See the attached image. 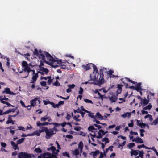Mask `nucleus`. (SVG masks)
<instances>
[{
  "mask_svg": "<svg viewBox=\"0 0 158 158\" xmlns=\"http://www.w3.org/2000/svg\"><path fill=\"white\" fill-rule=\"evenodd\" d=\"M96 129H95L94 128V127L93 126H91L89 127L88 128V130L89 131H90L93 132V130H96Z\"/></svg>",
  "mask_w": 158,
  "mask_h": 158,
  "instance_id": "nucleus-36",
  "label": "nucleus"
},
{
  "mask_svg": "<svg viewBox=\"0 0 158 158\" xmlns=\"http://www.w3.org/2000/svg\"><path fill=\"white\" fill-rule=\"evenodd\" d=\"M139 150H135L133 149H131L130 152L131 155V156L133 155L137 156L139 154Z\"/></svg>",
  "mask_w": 158,
  "mask_h": 158,
  "instance_id": "nucleus-15",
  "label": "nucleus"
},
{
  "mask_svg": "<svg viewBox=\"0 0 158 158\" xmlns=\"http://www.w3.org/2000/svg\"><path fill=\"white\" fill-rule=\"evenodd\" d=\"M89 114H88L89 116L90 117L92 118L93 119V121H95V119H96V117H95V116L94 115V113H91L90 112H89Z\"/></svg>",
  "mask_w": 158,
  "mask_h": 158,
  "instance_id": "nucleus-30",
  "label": "nucleus"
},
{
  "mask_svg": "<svg viewBox=\"0 0 158 158\" xmlns=\"http://www.w3.org/2000/svg\"><path fill=\"white\" fill-rule=\"evenodd\" d=\"M137 125L141 127V128H144L145 127L146 124L143 123H139L140 121L137 120Z\"/></svg>",
  "mask_w": 158,
  "mask_h": 158,
  "instance_id": "nucleus-18",
  "label": "nucleus"
},
{
  "mask_svg": "<svg viewBox=\"0 0 158 158\" xmlns=\"http://www.w3.org/2000/svg\"><path fill=\"white\" fill-rule=\"evenodd\" d=\"M38 98H36L34 99L31 101V106L33 107L36 104L35 102L37 101Z\"/></svg>",
  "mask_w": 158,
  "mask_h": 158,
  "instance_id": "nucleus-22",
  "label": "nucleus"
},
{
  "mask_svg": "<svg viewBox=\"0 0 158 158\" xmlns=\"http://www.w3.org/2000/svg\"><path fill=\"white\" fill-rule=\"evenodd\" d=\"M45 128H47V127H42L39 130V132L40 133L43 132L44 131L45 132Z\"/></svg>",
  "mask_w": 158,
  "mask_h": 158,
  "instance_id": "nucleus-46",
  "label": "nucleus"
},
{
  "mask_svg": "<svg viewBox=\"0 0 158 158\" xmlns=\"http://www.w3.org/2000/svg\"><path fill=\"white\" fill-rule=\"evenodd\" d=\"M43 102L45 105H47L48 104H50L51 105L53 104V102H52L50 101H46L45 100L43 101Z\"/></svg>",
  "mask_w": 158,
  "mask_h": 158,
  "instance_id": "nucleus-38",
  "label": "nucleus"
},
{
  "mask_svg": "<svg viewBox=\"0 0 158 158\" xmlns=\"http://www.w3.org/2000/svg\"><path fill=\"white\" fill-rule=\"evenodd\" d=\"M83 89L81 87H80V90L78 91V94L80 95H81L83 94Z\"/></svg>",
  "mask_w": 158,
  "mask_h": 158,
  "instance_id": "nucleus-48",
  "label": "nucleus"
},
{
  "mask_svg": "<svg viewBox=\"0 0 158 158\" xmlns=\"http://www.w3.org/2000/svg\"><path fill=\"white\" fill-rule=\"evenodd\" d=\"M40 71L44 73L45 74H47L49 72V70L48 69L44 68L43 67H40Z\"/></svg>",
  "mask_w": 158,
  "mask_h": 158,
  "instance_id": "nucleus-20",
  "label": "nucleus"
},
{
  "mask_svg": "<svg viewBox=\"0 0 158 158\" xmlns=\"http://www.w3.org/2000/svg\"><path fill=\"white\" fill-rule=\"evenodd\" d=\"M17 107L15 108L10 109L8 110L9 113L10 112H15L16 110Z\"/></svg>",
  "mask_w": 158,
  "mask_h": 158,
  "instance_id": "nucleus-49",
  "label": "nucleus"
},
{
  "mask_svg": "<svg viewBox=\"0 0 158 158\" xmlns=\"http://www.w3.org/2000/svg\"><path fill=\"white\" fill-rule=\"evenodd\" d=\"M73 152V154L76 156L78 155L79 154V151L78 149H75Z\"/></svg>",
  "mask_w": 158,
  "mask_h": 158,
  "instance_id": "nucleus-32",
  "label": "nucleus"
},
{
  "mask_svg": "<svg viewBox=\"0 0 158 158\" xmlns=\"http://www.w3.org/2000/svg\"><path fill=\"white\" fill-rule=\"evenodd\" d=\"M22 66L23 67H26L28 65L26 61H23L22 62Z\"/></svg>",
  "mask_w": 158,
  "mask_h": 158,
  "instance_id": "nucleus-43",
  "label": "nucleus"
},
{
  "mask_svg": "<svg viewBox=\"0 0 158 158\" xmlns=\"http://www.w3.org/2000/svg\"><path fill=\"white\" fill-rule=\"evenodd\" d=\"M58 149H56V152H54L53 153V154H52L51 153V155H52L51 156V158H57V156L58 155V153L59 152V150Z\"/></svg>",
  "mask_w": 158,
  "mask_h": 158,
  "instance_id": "nucleus-13",
  "label": "nucleus"
},
{
  "mask_svg": "<svg viewBox=\"0 0 158 158\" xmlns=\"http://www.w3.org/2000/svg\"><path fill=\"white\" fill-rule=\"evenodd\" d=\"M45 128V132L46 133L45 138L47 139H49L55 133H54L53 132V131L51 129H48V128Z\"/></svg>",
  "mask_w": 158,
  "mask_h": 158,
  "instance_id": "nucleus-5",
  "label": "nucleus"
},
{
  "mask_svg": "<svg viewBox=\"0 0 158 158\" xmlns=\"http://www.w3.org/2000/svg\"><path fill=\"white\" fill-rule=\"evenodd\" d=\"M24 138H21L17 141V144H21L23 143L24 140Z\"/></svg>",
  "mask_w": 158,
  "mask_h": 158,
  "instance_id": "nucleus-37",
  "label": "nucleus"
},
{
  "mask_svg": "<svg viewBox=\"0 0 158 158\" xmlns=\"http://www.w3.org/2000/svg\"><path fill=\"white\" fill-rule=\"evenodd\" d=\"M51 123V124H52L54 125L56 127H57L58 126L60 125V124L58 123Z\"/></svg>",
  "mask_w": 158,
  "mask_h": 158,
  "instance_id": "nucleus-58",
  "label": "nucleus"
},
{
  "mask_svg": "<svg viewBox=\"0 0 158 158\" xmlns=\"http://www.w3.org/2000/svg\"><path fill=\"white\" fill-rule=\"evenodd\" d=\"M33 53L34 55L39 56L38 51L37 49L36 48L35 49Z\"/></svg>",
  "mask_w": 158,
  "mask_h": 158,
  "instance_id": "nucleus-56",
  "label": "nucleus"
},
{
  "mask_svg": "<svg viewBox=\"0 0 158 158\" xmlns=\"http://www.w3.org/2000/svg\"><path fill=\"white\" fill-rule=\"evenodd\" d=\"M45 56L47 57V60L48 61H47L45 60V58H44V59H43L42 58H41V60H40V64L39 66V67L40 68V67H42V66L44 65V63L45 62L46 64H48L52 67L54 68H56L58 66L57 65H54L53 64V62L55 60H54L53 59V57L52 56L49 54L48 52H45Z\"/></svg>",
  "mask_w": 158,
  "mask_h": 158,
  "instance_id": "nucleus-2",
  "label": "nucleus"
},
{
  "mask_svg": "<svg viewBox=\"0 0 158 158\" xmlns=\"http://www.w3.org/2000/svg\"><path fill=\"white\" fill-rule=\"evenodd\" d=\"M11 144L13 146V148L15 150H16L17 149H19V148H18L17 143L16 144L15 142L13 141H11Z\"/></svg>",
  "mask_w": 158,
  "mask_h": 158,
  "instance_id": "nucleus-23",
  "label": "nucleus"
},
{
  "mask_svg": "<svg viewBox=\"0 0 158 158\" xmlns=\"http://www.w3.org/2000/svg\"><path fill=\"white\" fill-rule=\"evenodd\" d=\"M83 147V144L82 142V141L80 142L78 144V148L80 149L81 152H82Z\"/></svg>",
  "mask_w": 158,
  "mask_h": 158,
  "instance_id": "nucleus-28",
  "label": "nucleus"
},
{
  "mask_svg": "<svg viewBox=\"0 0 158 158\" xmlns=\"http://www.w3.org/2000/svg\"><path fill=\"white\" fill-rule=\"evenodd\" d=\"M49 124L51 125V123L47 122H45L43 123H41L39 121L37 122L36 125L38 127H42L44 126H46Z\"/></svg>",
  "mask_w": 158,
  "mask_h": 158,
  "instance_id": "nucleus-11",
  "label": "nucleus"
},
{
  "mask_svg": "<svg viewBox=\"0 0 158 158\" xmlns=\"http://www.w3.org/2000/svg\"><path fill=\"white\" fill-rule=\"evenodd\" d=\"M132 141L135 142L137 143H143L144 142L142 139L139 137H137L136 138H135L132 140Z\"/></svg>",
  "mask_w": 158,
  "mask_h": 158,
  "instance_id": "nucleus-10",
  "label": "nucleus"
},
{
  "mask_svg": "<svg viewBox=\"0 0 158 158\" xmlns=\"http://www.w3.org/2000/svg\"><path fill=\"white\" fill-rule=\"evenodd\" d=\"M106 69L102 68L100 69L99 72L93 74L92 80L94 84L96 85H99L103 84L104 81L103 71H106Z\"/></svg>",
  "mask_w": 158,
  "mask_h": 158,
  "instance_id": "nucleus-1",
  "label": "nucleus"
},
{
  "mask_svg": "<svg viewBox=\"0 0 158 158\" xmlns=\"http://www.w3.org/2000/svg\"><path fill=\"white\" fill-rule=\"evenodd\" d=\"M107 132V131L104 132V131L102 129H100L99 130V131L98 132V135L96 136V135L90 134V135L91 137V138H94L96 137L98 139H100L102 137V136L105 135Z\"/></svg>",
  "mask_w": 158,
  "mask_h": 158,
  "instance_id": "nucleus-4",
  "label": "nucleus"
},
{
  "mask_svg": "<svg viewBox=\"0 0 158 158\" xmlns=\"http://www.w3.org/2000/svg\"><path fill=\"white\" fill-rule=\"evenodd\" d=\"M12 122V118L10 117L8 118V120L6 121V123L8 124Z\"/></svg>",
  "mask_w": 158,
  "mask_h": 158,
  "instance_id": "nucleus-52",
  "label": "nucleus"
},
{
  "mask_svg": "<svg viewBox=\"0 0 158 158\" xmlns=\"http://www.w3.org/2000/svg\"><path fill=\"white\" fill-rule=\"evenodd\" d=\"M104 155L105 156H106L105 153V152H104V153L103 154L102 152H101L100 153V156L99 157V158H102L104 156Z\"/></svg>",
  "mask_w": 158,
  "mask_h": 158,
  "instance_id": "nucleus-63",
  "label": "nucleus"
},
{
  "mask_svg": "<svg viewBox=\"0 0 158 158\" xmlns=\"http://www.w3.org/2000/svg\"><path fill=\"white\" fill-rule=\"evenodd\" d=\"M47 150L48 151H50V150H51L52 151V153L51 154H53V153L56 151V149L54 146H51L50 148H48L47 149Z\"/></svg>",
  "mask_w": 158,
  "mask_h": 158,
  "instance_id": "nucleus-27",
  "label": "nucleus"
},
{
  "mask_svg": "<svg viewBox=\"0 0 158 158\" xmlns=\"http://www.w3.org/2000/svg\"><path fill=\"white\" fill-rule=\"evenodd\" d=\"M53 59L54 60H55V61H54L53 63L55 62H57L58 64H61L63 63L61 60H58L57 58H54L53 57Z\"/></svg>",
  "mask_w": 158,
  "mask_h": 158,
  "instance_id": "nucleus-26",
  "label": "nucleus"
},
{
  "mask_svg": "<svg viewBox=\"0 0 158 158\" xmlns=\"http://www.w3.org/2000/svg\"><path fill=\"white\" fill-rule=\"evenodd\" d=\"M24 68V70H23L25 72H26L27 71V74L26 76L23 77H24V78H27L29 74V73L31 72V70H30L31 68H30V67L29 66H27L25 67Z\"/></svg>",
  "mask_w": 158,
  "mask_h": 158,
  "instance_id": "nucleus-12",
  "label": "nucleus"
},
{
  "mask_svg": "<svg viewBox=\"0 0 158 158\" xmlns=\"http://www.w3.org/2000/svg\"><path fill=\"white\" fill-rule=\"evenodd\" d=\"M141 101L143 104V107L144 106L147 105L149 103V100H147L145 98L143 100H143Z\"/></svg>",
  "mask_w": 158,
  "mask_h": 158,
  "instance_id": "nucleus-24",
  "label": "nucleus"
},
{
  "mask_svg": "<svg viewBox=\"0 0 158 158\" xmlns=\"http://www.w3.org/2000/svg\"><path fill=\"white\" fill-rule=\"evenodd\" d=\"M18 130H22L23 131H25V128L21 126H19L18 127Z\"/></svg>",
  "mask_w": 158,
  "mask_h": 158,
  "instance_id": "nucleus-60",
  "label": "nucleus"
},
{
  "mask_svg": "<svg viewBox=\"0 0 158 158\" xmlns=\"http://www.w3.org/2000/svg\"><path fill=\"white\" fill-rule=\"evenodd\" d=\"M51 153L48 152L41 154L38 156V158H51Z\"/></svg>",
  "mask_w": 158,
  "mask_h": 158,
  "instance_id": "nucleus-7",
  "label": "nucleus"
},
{
  "mask_svg": "<svg viewBox=\"0 0 158 158\" xmlns=\"http://www.w3.org/2000/svg\"><path fill=\"white\" fill-rule=\"evenodd\" d=\"M53 85L55 86H60V83H58V82L57 80L53 83Z\"/></svg>",
  "mask_w": 158,
  "mask_h": 158,
  "instance_id": "nucleus-54",
  "label": "nucleus"
},
{
  "mask_svg": "<svg viewBox=\"0 0 158 158\" xmlns=\"http://www.w3.org/2000/svg\"><path fill=\"white\" fill-rule=\"evenodd\" d=\"M125 79H126V80L127 81H128L129 82H131V83H132L134 84H135L136 83V82L132 81V80H131L130 78H128L127 77H125Z\"/></svg>",
  "mask_w": 158,
  "mask_h": 158,
  "instance_id": "nucleus-51",
  "label": "nucleus"
},
{
  "mask_svg": "<svg viewBox=\"0 0 158 158\" xmlns=\"http://www.w3.org/2000/svg\"><path fill=\"white\" fill-rule=\"evenodd\" d=\"M141 83H139L135 86H130L129 87V88L133 89V90H135L138 92H139L141 95H142V91L143 90V89L142 88L141 86Z\"/></svg>",
  "mask_w": 158,
  "mask_h": 158,
  "instance_id": "nucleus-3",
  "label": "nucleus"
},
{
  "mask_svg": "<svg viewBox=\"0 0 158 158\" xmlns=\"http://www.w3.org/2000/svg\"><path fill=\"white\" fill-rule=\"evenodd\" d=\"M40 84L42 86H46V90L48 89L49 88V87L48 86H46L47 84H46V82L45 81H43L41 82H40Z\"/></svg>",
  "mask_w": 158,
  "mask_h": 158,
  "instance_id": "nucleus-31",
  "label": "nucleus"
},
{
  "mask_svg": "<svg viewBox=\"0 0 158 158\" xmlns=\"http://www.w3.org/2000/svg\"><path fill=\"white\" fill-rule=\"evenodd\" d=\"M139 131L140 133V135L141 136H144V134L143 133L145 131V130L143 129H140Z\"/></svg>",
  "mask_w": 158,
  "mask_h": 158,
  "instance_id": "nucleus-41",
  "label": "nucleus"
},
{
  "mask_svg": "<svg viewBox=\"0 0 158 158\" xmlns=\"http://www.w3.org/2000/svg\"><path fill=\"white\" fill-rule=\"evenodd\" d=\"M139 156L141 158H143L144 152L143 151H139Z\"/></svg>",
  "mask_w": 158,
  "mask_h": 158,
  "instance_id": "nucleus-44",
  "label": "nucleus"
},
{
  "mask_svg": "<svg viewBox=\"0 0 158 158\" xmlns=\"http://www.w3.org/2000/svg\"><path fill=\"white\" fill-rule=\"evenodd\" d=\"M84 101L86 103H90L91 104L93 103V102L91 100L88 99H84Z\"/></svg>",
  "mask_w": 158,
  "mask_h": 158,
  "instance_id": "nucleus-50",
  "label": "nucleus"
},
{
  "mask_svg": "<svg viewBox=\"0 0 158 158\" xmlns=\"http://www.w3.org/2000/svg\"><path fill=\"white\" fill-rule=\"evenodd\" d=\"M10 89L9 88L6 87L5 88L4 90L2 91V93H6L7 94H10Z\"/></svg>",
  "mask_w": 158,
  "mask_h": 158,
  "instance_id": "nucleus-25",
  "label": "nucleus"
},
{
  "mask_svg": "<svg viewBox=\"0 0 158 158\" xmlns=\"http://www.w3.org/2000/svg\"><path fill=\"white\" fill-rule=\"evenodd\" d=\"M75 85L74 84H72V85H68V88H69L71 89L74 88V87H75Z\"/></svg>",
  "mask_w": 158,
  "mask_h": 158,
  "instance_id": "nucleus-53",
  "label": "nucleus"
},
{
  "mask_svg": "<svg viewBox=\"0 0 158 158\" xmlns=\"http://www.w3.org/2000/svg\"><path fill=\"white\" fill-rule=\"evenodd\" d=\"M32 80L30 83H35L38 77V74L37 73L36 74H32Z\"/></svg>",
  "mask_w": 158,
  "mask_h": 158,
  "instance_id": "nucleus-9",
  "label": "nucleus"
},
{
  "mask_svg": "<svg viewBox=\"0 0 158 158\" xmlns=\"http://www.w3.org/2000/svg\"><path fill=\"white\" fill-rule=\"evenodd\" d=\"M18 158H31L32 154L24 152H21L19 153Z\"/></svg>",
  "mask_w": 158,
  "mask_h": 158,
  "instance_id": "nucleus-6",
  "label": "nucleus"
},
{
  "mask_svg": "<svg viewBox=\"0 0 158 158\" xmlns=\"http://www.w3.org/2000/svg\"><path fill=\"white\" fill-rule=\"evenodd\" d=\"M81 128L80 127L77 126L74 127V129L75 130L78 131L80 130Z\"/></svg>",
  "mask_w": 158,
  "mask_h": 158,
  "instance_id": "nucleus-62",
  "label": "nucleus"
},
{
  "mask_svg": "<svg viewBox=\"0 0 158 158\" xmlns=\"http://www.w3.org/2000/svg\"><path fill=\"white\" fill-rule=\"evenodd\" d=\"M110 100L113 102H115L117 100L118 98L117 96L113 95L111 97H109Z\"/></svg>",
  "mask_w": 158,
  "mask_h": 158,
  "instance_id": "nucleus-16",
  "label": "nucleus"
},
{
  "mask_svg": "<svg viewBox=\"0 0 158 158\" xmlns=\"http://www.w3.org/2000/svg\"><path fill=\"white\" fill-rule=\"evenodd\" d=\"M96 119H98L100 120H102L103 119V116H102L99 112H97L96 115H95Z\"/></svg>",
  "mask_w": 158,
  "mask_h": 158,
  "instance_id": "nucleus-17",
  "label": "nucleus"
},
{
  "mask_svg": "<svg viewBox=\"0 0 158 158\" xmlns=\"http://www.w3.org/2000/svg\"><path fill=\"white\" fill-rule=\"evenodd\" d=\"M99 153V151L97 150L94 152H92L90 154L93 155V156L94 158H95L97 156V155Z\"/></svg>",
  "mask_w": 158,
  "mask_h": 158,
  "instance_id": "nucleus-21",
  "label": "nucleus"
},
{
  "mask_svg": "<svg viewBox=\"0 0 158 158\" xmlns=\"http://www.w3.org/2000/svg\"><path fill=\"white\" fill-rule=\"evenodd\" d=\"M6 60H7V61L6 62V65L7 66H8V67H9L10 64L9 62V59L8 58H6Z\"/></svg>",
  "mask_w": 158,
  "mask_h": 158,
  "instance_id": "nucleus-59",
  "label": "nucleus"
},
{
  "mask_svg": "<svg viewBox=\"0 0 158 158\" xmlns=\"http://www.w3.org/2000/svg\"><path fill=\"white\" fill-rule=\"evenodd\" d=\"M123 84H121V85L119 84H118L117 87L118 88V90H117L116 92H117V95H118V94H120L121 91H122V87L123 86Z\"/></svg>",
  "mask_w": 158,
  "mask_h": 158,
  "instance_id": "nucleus-19",
  "label": "nucleus"
},
{
  "mask_svg": "<svg viewBox=\"0 0 158 158\" xmlns=\"http://www.w3.org/2000/svg\"><path fill=\"white\" fill-rule=\"evenodd\" d=\"M92 66L94 69V72L93 74H94V73H99L97 67L96 65H94L93 64H92Z\"/></svg>",
  "mask_w": 158,
  "mask_h": 158,
  "instance_id": "nucleus-29",
  "label": "nucleus"
},
{
  "mask_svg": "<svg viewBox=\"0 0 158 158\" xmlns=\"http://www.w3.org/2000/svg\"><path fill=\"white\" fill-rule=\"evenodd\" d=\"M158 123V118H156L151 123V125H156Z\"/></svg>",
  "mask_w": 158,
  "mask_h": 158,
  "instance_id": "nucleus-40",
  "label": "nucleus"
},
{
  "mask_svg": "<svg viewBox=\"0 0 158 158\" xmlns=\"http://www.w3.org/2000/svg\"><path fill=\"white\" fill-rule=\"evenodd\" d=\"M62 154L63 156H66L68 158L70 157V156L69 154V153L66 152L62 153Z\"/></svg>",
  "mask_w": 158,
  "mask_h": 158,
  "instance_id": "nucleus-42",
  "label": "nucleus"
},
{
  "mask_svg": "<svg viewBox=\"0 0 158 158\" xmlns=\"http://www.w3.org/2000/svg\"><path fill=\"white\" fill-rule=\"evenodd\" d=\"M34 151L36 153H41L42 152L41 149L39 148H35L34 150Z\"/></svg>",
  "mask_w": 158,
  "mask_h": 158,
  "instance_id": "nucleus-33",
  "label": "nucleus"
},
{
  "mask_svg": "<svg viewBox=\"0 0 158 158\" xmlns=\"http://www.w3.org/2000/svg\"><path fill=\"white\" fill-rule=\"evenodd\" d=\"M94 126H95L96 127H97L98 129H100L102 128L101 126L99 125H98L97 124H94Z\"/></svg>",
  "mask_w": 158,
  "mask_h": 158,
  "instance_id": "nucleus-57",
  "label": "nucleus"
},
{
  "mask_svg": "<svg viewBox=\"0 0 158 158\" xmlns=\"http://www.w3.org/2000/svg\"><path fill=\"white\" fill-rule=\"evenodd\" d=\"M135 146V143H132L128 144L127 146L129 149H131L132 148Z\"/></svg>",
  "mask_w": 158,
  "mask_h": 158,
  "instance_id": "nucleus-34",
  "label": "nucleus"
},
{
  "mask_svg": "<svg viewBox=\"0 0 158 158\" xmlns=\"http://www.w3.org/2000/svg\"><path fill=\"white\" fill-rule=\"evenodd\" d=\"M152 105L151 104H149L146 107H144L143 108V109L144 110H150L152 108Z\"/></svg>",
  "mask_w": 158,
  "mask_h": 158,
  "instance_id": "nucleus-35",
  "label": "nucleus"
},
{
  "mask_svg": "<svg viewBox=\"0 0 158 158\" xmlns=\"http://www.w3.org/2000/svg\"><path fill=\"white\" fill-rule=\"evenodd\" d=\"M102 142H105V144L109 142V139L106 137H104L102 140Z\"/></svg>",
  "mask_w": 158,
  "mask_h": 158,
  "instance_id": "nucleus-39",
  "label": "nucleus"
},
{
  "mask_svg": "<svg viewBox=\"0 0 158 158\" xmlns=\"http://www.w3.org/2000/svg\"><path fill=\"white\" fill-rule=\"evenodd\" d=\"M48 118H49V117H46V116L41 117L40 119V121L42 122H44L48 119Z\"/></svg>",
  "mask_w": 158,
  "mask_h": 158,
  "instance_id": "nucleus-45",
  "label": "nucleus"
},
{
  "mask_svg": "<svg viewBox=\"0 0 158 158\" xmlns=\"http://www.w3.org/2000/svg\"><path fill=\"white\" fill-rule=\"evenodd\" d=\"M20 104H21L22 106L24 107H30V106L28 105L27 106H26L25 105L24 102L22 100H21L20 101Z\"/></svg>",
  "mask_w": 158,
  "mask_h": 158,
  "instance_id": "nucleus-47",
  "label": "nucleus"
},
{
  "mask_svg": "<svg viewBox=\"0 0 158 158\" xmlns=\"http://www.w3.org/2000/svg\"><path fill=\"white\" fill-rule=\"evenodd\" d=\"M92 63H89L87 64L86 65H82V67L84 68L85 70L87 71L91 69V66H92Z\"/></svg>",
  "mask_w": 158,
  "mask_h": 158,
  "instance_id": "nucleus-14",
  "label": "nucleus"
},
{
  "mask_svg": "<svg viewBox=\"0 0 158 158\" xmlns=\"http://www.w3.org/2000/svg\"><path fill=\"white\" fill-rule=\"evenodd\" d=\"M70 115L67 113V115L66 117V119L67 120H69L70 119Z\"/></svg>",
  "mask_w": 158,
  "mask_h": 158,
  "instance_id": "nucleus-64",
  "label": "nucleus"
},
{
  "mask_svg": "<svg viewBox=\"0 0 158 158\" xmlns=\"http://www.w3.org/2000/svg\"><path fill=\"white\" fill-rule=\"evenodd\" d=\"M107 74L108 75H109L110 76L112 75V74H113V73H114V71L113 70H109Z\"/></svg>",
  "mask_w": 158,
  "mask_h": 158,
  "instance_id": "nucleus-55",
  "label": "nucleus"
},
{
  "mask_svg": "<svg viewBox=\"0 0 158 158\" xmlns=\"http://www.w3.org/2000/svg\"><path fill=\"white\" fill-rule=\"evenodd\" d=\"M128 126L130 127H132L134 126V123L132 120H131V122L128 124Z\"/></svg>",
  "mask_w": 158,
  "mask_h": 158,
  "instance_id": "nucleus-61",
  "label": "nucleus"
},
{
  "mask_svg": "<svg viewBox=\"0 0 158 158\" xmlns=\"http://www.w3.org/2000/svg\"><path fill=\"white\" fill-rule=\"evenodd\" d=\"M46 52H42L41 50H39L38 52L39 56L38 57L40 60H41V58L44 59L45 56V53Z\"/></svg>",
  "mask_w": 158,
  "mask_h": 158,
  "instance_id": "nucleus-8",
  "label": "nucleus"
}]
</instances>
